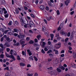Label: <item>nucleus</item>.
I'll return each mask as SVG.
<instances>
[{"label": "nucleus", "mask_w": 76, "mask_h": 76, "mask_svg": "<svg viewBox=\"0 0 76 76\" xmlns=\"http://www.w3.org/2000/svg\"><path fill=\"white\" fill-rule=\"evenodd\" d=\"M52 52V50H49L47 52V53L49 54V53H51Z\"/></svg>", "instance_id": "obj_46"}, {"label": "nucleus", "mask_w": 76, "mask_h": 76, "mask_svg": "<svg viewBox=\"0 0 76 76\" xmlns=\"http://www.w3.org/2000/svg\"><path fill=\"white\" fill-rule=\"evenodd\" d=\"M48 5L50 6H52V4H51V2L50 1H49L48 2Z\"/></svg>", "instance_id": "obj_36"}, {"label": "nucleus", "mask_w": 76, "mask_h": 76, "mask_svg": "<svg viewBox=\"0 0 76 76\" xmlns=\"http://www.w3.org/2000/svg\"><path fill=\"white\" fill-rule=\"evenodd\" d=\"M53 51H55V54H58V50H56V49H54L53 50Z\"/></svg>", "instance_id": "obj_19"}, {"label": "nucleus", "mask_w": 76, "mask_h": 76, "mask_svg": "<svg viewBox=\"0 0 76 76\" xmlns=\"http://www.w3.org/2000/svg\"><path fill=\"white\" fill-rule=\"evenodd\" d=\"M45 9L46 10H49V7H46L45 8Z\"/></svg>", "instance_id": "obj_59"}, {"label": "nucleus", "mask_w": 76, "mask_h": 76, "mask_svg": "<svg viewBox=\"0 0 76 76\" xmlns=\"http://www.w3.org/2000/svg\"><path fill=\"white\" fill-rule=\"evenodd\" d=\"M22 53L23 56H25V52L24 51H22Z\"/></svg>", "instance_id": "obj_61"}, {"label": "nucleus", "mask_w": 76, "mask_h": 76, "mask_svg": "<svg viewBox=\"0 0 76 76\" xmlns=\"http://www.w3.org/2000/svg\"><path fill=\"white\" fill-rule=\"evenodd\" d=\"M4 45L7 47H10V45L7 42H6L4 44Z\"/></svg>", "instance_id": "obj_14"}, {"label": "nucleus", "mask_w": 76, "mask_h": 76, "mask_svg": "<svg viewBox=\"0 0 76 76\" xmlns=\"http://www.w3.org/2000/svg\"><path fill=\"white\" fill-rule=\"evenodd\" d=\"M19 34L20 36V37H21V38H24V37H25V35H23V34H21L20 33Z\"/></svg>", "instance_id": "obj_12"}, {"label": "nucleus", "mask_w": 76, "mask_h": 76, "mask_svg": "<svg viewBox=\"0 0 76 76\" xmlns=\"http://www.w3.org/2000/svg\"><path fill=\"white\" fill-rule=\"evenodd\" d=\"M67 37H70V32H69L67 34Z\"/></svg>", "instance_id": "obj_52"}, {"label": "nucleus", "mask_w": 76, "mask_h": 76, "mask_svg": "<svg viewBox=\"0 0 76 76\" xmlns=\"http://www.w3.org/2000/svg\"><path fill=\"white\" fill-rule=\"evenodd\" d=\"M41 44H42V45L43 47H44L45 45V42H41Z\"/></svg>", "instance_id": "obj_21"}, {"label": "nucleus", "mask_w": 76, "mask_h": 76, "mask_svg": "<svg viewBox=\"0 0 76 76\" xmlns=\"http://www.w3.org/2000/svg\"><path fill=\"white\" fill-rule=\"evenodd\" d=\"M49 73H51V75H56V72L55 71L53 72V71H50V72H49Z\"/></svg>", "instance_id": "obj_10"}, {"label": "nucleus", "mask_w": 76, "mask_h": 76, "mask_svg": "<svg viewBox=\"0 0 76 76\" xmlns=\"http://www.w3.org/2000/svg\"><path fill=\"white\" fill-rule=\"evenodd\" d=\"M48 69L50 71V72L51 71H53V70H53V68L52 67H50V68H48Z\"/></svg>", "instance_id": "obj_28"}, {"label": "nucleus", "mask_w": 76, "mask_h": 76, "mask_svg": "<svg viewBox=\"0 0 76 76\" xmlns=\"http://www.w3.org/2000/svg\"><path fill=\"white\" fill-rule=\"evenodd\" d=\"M5 76H10V73L9 72H8L7 73L5 74Z\"/></svg>", "instance_id": "obj_16"}, {"label": "nucleus", "mask_w": 76, "mask_h": 76, "mask_svg": "<svg viewBox=\"0 0 76 76\" xmlns=\"http://www.w3.org/2000/svg\"><path fill=\"white\" fill-rule=\"evenodd\" d=\"M52 18V17L50 16L49 17V18H47V19L49 21L50 20H51Z\"/></svg>", "instance_id": "obj_31"}, {"label": "nucleus", "mask_w": 76, "mask_h": 76, "mask_svg": "<svg viewBox=\"0 0 76 76\" xmlns=\"http://www.w3.org/2000/svg\"><path fill=\"white\" fill-rule=\"evenodd\" d=\"M63 23H61L59 26V27L58 28V31H60L61 30V27L63 28Z\"/></svg>", "instance_id": "obj_4"}, {"label": "nucleus", "mask_w": 76, "mask_h": 76, "mask_svg": "<svg viewBox=\"0 0 76 76\" xmlns=\"http://www.w3.org/2000/svg\"><path fill=\"white\" fill-rule=\"evenodd\" d=\"M20 66H25V64L24 63H20Z\"/></svg>", "instance_id": "obj_18"}, {"label": "nucleus", "mask_w": 76, "mask_h": 76, "mask_svg": "<svg viewBox=\"0 0 76 76\" xmlns=\"http://www.w3.org/2000/svg\"><path fill=\"white\" fill-rule=\"evenodd\" d=\"M40 9L41 10H44L45 8V7L44 5H41L40 7Z\"/></svg>", "instance_id": "obj_15"}, {"label": "nucleus", "mask_w": 76, "mask_h": 76, "mask_svg": "<svg viewBox=\"0 0 76 76\" xmlns=\"http://www.w3.org/2000/svg\"><path fill=\"white\" fill-rule=\"evenodd\" d=\"M29 24L31 26H33L34 23H33V22L32 21V20H30L29 21Z\"/></svg>", "instance_id": "obj_9"}, {"label": "nucleus", "mask_w": 76, "mask_h": 76, "mask_svg": "<svg viewBox=\"0 0 76 76\" xmlns=\"http://www.w3.org/2000/svg\"><path fill=\"white\" fill-rule=\"evenodd\" d=\"M59 37V34L57 33L56 34V38Z\"/></svg>", "instance_id": "obj_54"}, {"label": "nucleus", "mask_w": 76, "mask_h": 76, "mask_svg": "<svg viewBox=\"0 0 76 76\" xmlns=\"http://www.w3.org/2000/svg\"><path fill=\"white\" fill-rule=\"evenodd\" d=\"M70 0H66L65 1V5L66 6H68V4L69 3H70Z\"/></svg>", "instance_id": "obj_7"}, {"label": "nucleus", "mask_w": 76, "mask_h": 76, "mask_svg": "<svg viewBox=\"0 0 76 76\" xmlns=\"http://www.w3.org/2000/svg\"><path fill=\"white\" fill-rule=\"evenodd\" d=\"M28 76H33V74L32 73H29L27 74Z\"/></svg>", "instance_id": "obj_24"}, {"label": "nucleus", "mask_w": 76, "mask_h": 76, "mask_svg": "<svg viewBox=\"0 0 76 76\" xmlns=\"http://www.w3.org/2000/svg\"><path fill=\"white\" fill-rule=\"evenodd\" d=\"M14 31L15 32H17V33L18 32V29H16V28L14 29Z\"/></svg>", "instance_id": "obj_41"}, {"label": "nucleus", "mask_w": 76, "mask_h": 76, "mask_svg": "<svg viewBox=\"0 0 76 76\" xmlns=\"http://www.w3.org/2000/svg\"><path fill=\"white\" fill-rule=\"evenodd\" d=\"M6 56L7 57L10 58H12V59L14 60V61L15 60V58L14 56H13L12 55L10 56L7 53H6Z\"/></svg>", "instance_id": "obj_1"}, {"label": "nucleus", "mask_w": 76, "mask_h": 76, "mask_svg": "<svg viewBox=\"0 0 76 76\" xmlns=\"http://www.w3.org/2000/svg\"><path fill=\"white\" fill-rule=\"evenodd\" d=\"M53 42H55V43H56L57 42V40L56 39H54L53 40Z\"/></svg>", "instance_id": "obj_60"}, {"label": "nucleus", "mask_w": 76, "mask_h": 76, "mask_svg": "<svg viewBox=\"0 0 76 76\" xmlns=\"http://www.w3.org/2000/svg\"><path fill=\"white\" fill-rule=\"evenodd\" d=\"M44 51H47L48 50V49L47 47H45L44 48Z\"/></svg>", "instance_id": "obj_45"}, {"label": "nucleus", "mask_w": 76, "mask_h": 76, "mask_svg": "<svg viewBox=\"0 0 76 76\" xmlns=\"http://www.w3.org/2000/svg\"><path fill=\"white\" fill-rule=\"evenodd\" d=\"M10 54H13V55H15L16 56L17 54L15 50H10Z\"/></svg>", "instance_id": "obj_2"}, {"label": "nucleus", "mask_w": 76, "mask_h": 76, "mask_svg": "<svg viewBox=\"0 0 76 76\" xmlns=\"http://www.w3.org/2000/svg\"><path fill=\"white\" fill-rule=\"evenodd\" d=\"M27 45V44L26 43L25 44H23V45H22V47H24V46H25V45Z\"/></svg>", "instance_id": "obj_53"}, {"label": "nucleus", "mask_w": 76, "mask_h": 76, "mask_svg": "<svg viewBox=\"0 0 76 76\" xmlns=\"http://www.w3.org/2000/svg\"><path fill=\"white\" fill-rule=\"evenodd\" d=\"M46 30V28L44 26H43L42 28V31H45V30Z\"/></svg>", "instance_id": "obj_32"}, {"label": "nucleus", "mask_w": 76, "mask_h": 76, "mask_svg": "<svg viewBox=\"0 0 76 76\" xmlns=\"http://www.w3.org/2000/svg\"><path fill=\"white\" fill-rule=\"evenodd\" d=\"M61 43H59L57 44H56V48H60V47H61Z\"/></svg>", "instance_id": "obj_5"}, {"label": "nucleus", "mask_w": 76, "mask_h": 76, "mask_svg": "<svg viewBox=\"0 0 76 76\" xmlns=\"http://www.w3.org/2000/svg\"><path fill=\"white\" fill-rule=\"evenodd\" d=\"M0 46L1 47V48H3V45L2 44H0Z\"/></svg>", "instance_id": "obj_49"}, {"label": "nucleus", "mask_w": 76, "mask_h": 76, "mask_svg": "<svg viewBox=\"0 0 76 76\" xmlns=\"http://www.w3.org/2000/svg\"><path fill=\"white\" fill-rule=\"evenodd\" d=\"M71 66L72 67L76 68V64H71Z\"/></svg>", "instance_id": "obj_17"}, {"label": "nucleus", "mask_w": 76, "mask_h": 76, "mask_svg": "<svg viewBox=\"0 0 76 76\" xmlns=\"http://www.w3.org/2000/svg\"><path fill=\"white\" fill-rule=\"evenodd\" d=\"M57 71L58 72H59V73H60V72H61V69H59L58 68H57Z\"/></svg>", "instance_id": "obj_37"}, {"label": "nucleus", "mask_w": 76, "mask_h": 76, "mask_svg": "<svg viewBox=\"0 0 76 76\" xmlns=\"http://www.w3.org/2000/svg\"><path fill=\"white\" fill-rule=\"evenodd\" d=\"M35 3L37 4H38V0H36L35 1Z\"/></svg>", "instance_id": "obj_62"}, {"label": "nucleus", "mask_w": 76, "mask_h": 76, "mask_svg": "<svg viewBox=\"0 0 76 76\" xmlns=\"http://www.w3.org/2000/svg\"><path fill=\"white\" fill-rule=\"evenodd\" d=\"M27 51L30 56H31L32 55V53H31V52L30 51V50H27Z\"/></svg>", "instance_id": "obj_11"}, {"label": "nucleus", "mask_w": 76, "mask_h": 76, "mask_svg": "<svg viewBox=\"0 0 76 76\" xmlns=\"http://www.w3.org/2000/svg\"><path fill=\"white\" fill-rule=\"evenodd\" d=\"M25 43V42L24 41L22 40V39L20 40V43L21 45H23V44H24Z\"/></svg>", "instance_id": "obj_8"}, {"label": "nucleus", "mask_w": 76, "mask_h": 76, "mask_svg": "<svg viewBox=\"0 0 76 76\" xmlns=\"http://www.w3.org/2000/svg\"><path fill=\"white\" fill-rule=\"evenodd\" d=\"M20 22L22 25V26H24V24H25V21H23V19H21V20H20Z\"/></svg>", "instance_id": "obj_6"}, {"label": "nucleus", "mask_w": 76, "mask_h": 76, "mask_svg": "<svg viewBox=\"0 0 76 76\" xmlns=\"http://www.w3.org/2000/svg\"><path fill=\"white\" fill-rule=\"evenodd\" d=\"M15 12L17 14H18V13H19V10H18V8H16L15 9Z\"/></svg>", "instance_id": "obj_33"}, {"label": "nucleus", "mask_w": 76, "mask_h": 76, "mask_svg": "<svg viewBox=\"0 0 76 76\" xmlns=\"http://www.w3.org/2000/svg\"><path fill=\"white\" fill-rule=\"evenodd\" d=\"M73 35H71L69 38V39H70L72 41V40H73Z\"/></svg>", "instance_id": "obj_25"}, {"label": "nucleus", "mask_w": 76, "mask_h": 76, "mask_svg": "<svg viewBox=\"0 0 76 76\" xmlns=\"http://www.w3.org/2000/svg\"><path fill=\"white\" fill-rule=\"evenodd\" d=\"M68 52L69 53H70V54H72V51L70 50H68Z\"/></svg>", "instance_id": "obj_58"}, {"label": "nucleus", "mask_w": 76, "mask_h": 76, "mask_svg": "<svg viewBox=\"0 0 76 76\" xmlns=\"http://www.w3.org/2000/svg\"><path fill=\"white\" fill-rule=\"evenodd\" d=\"M34 60L35 61H38V59H37V57L36 56H34Z\"/></svg>", "instance_id": "obj_44"}, {"label": "nucleus", "mask_w": 76, "mask_h": 76, "mask_svg": "<svg viewBox=\"0 0 76 76\" xmlns=\"http://www.w3.org/2000/svg\"><path fill=\"white\" fill-rule=\"evenodd\" d=\"M56 13L58 15H60V12L59 11V10H57L56 11Z\"/></svg>", "instance_id": "obj_43"}, {"label": "nucleus", "mask_w": 76, "mask_h": 76, "mask_svg": "<svg viewBox=\"0 0 76 76\" xmlns=\"http://www.w3.org/2000/svg\"><path fill=\"white\" fill-rule=\"evenodd\" d=\"M37 38L38 39V40H39V38H41V35L39 34V35H38L37 36Z\"/></svg>", "instance_id": "obj_26"}, {"label": "nucleus", "mask_w": 76, "mask_h": 76, "mask_svg": "<svg viewBox=\"0 0 76 76\" xmlns=\"http://www.w3.org/2000/svg\"><path fill=\"white\" fill-rule=\"evenodd\" d=\"M29 58L30 59H31V60H34V59H33V57H32V56H30V57H29Z\"/></svg>", "instance_id": "obj_42"}, {"label": "nucleus", "mask_w": 76, "mask_h": 76, "mask_svg": "<svg viewBox=\"0 0 76 76\" xmlns=\"http://www.w3.org/2000/svg\"><path fill=\"white\" fill-rule=\"evenodd\" d=\"M9 69L8 67H7L4 69V70H9Z\"/></svg>", "instance_id": "obj_56"}, {"label": "nucleus", "mask_w": 76, "mask_h": 76, "mask_svg": "<svg viewBox=\"0 0 76 76\" xmlns=\"http://www.w3.org/2000/svg\"><path fill=\"white\" fill-rule=\"evenodd\" d=\"M8 15H9V14H6L4 15V17L7 18H8Z\"/></svg>", "instance_id": "obj_48"}, {"label": "nucleus", "mask_w": 76, "mask_h": 76, "mask_svg": "<svg viewBox=\"0 0 76 76\" xmlns=\"http://www.w3.org/2000/svg\"><path fill=\"white\" fill-rule=\"evenodd\" d=\"M49 55L50 57L51 58H52L53 57V55L51 54V53L49 54Z\"/></svg>", "instance_id": "obj_35"}, {"label": "nucleus", "mask_w": 76, "mask_h": 76, "mask_svg": "<svg viewBox=\"0 0 76 76\" xmlns=\"http://www.w3.org/2000/svg\"><path fill=\"white\" fill-rule=\"evenodd\" d=\"M34 76H38V73H37L36 72L34 74Z\"/></svg>", "instance_id": "obj_51"}, {"label": "nucleus", "mask_w": 76, "mask_h": 76, "mask_svg": "<svg viewBox=\"0 0 76 76\" xmlns=\"http://www.w3.org/2000/svg\"><path fill=\"white\" fill-rule=\"evenodd\" d=\"M29 39H30V38L29 37H27L26 38V40L27 41H29Z\"/></svg>", "instance_id": "obj_64"}, {"label": "nucleus", "mask_w": 76, "mask_h": 76, "mask_svg": "<svg viewBox=\"0 0 76 76\" xmlns=\"http://www.w3.org/2000/svg\"><path fill=\"white\" fill-rule=\"evenodd\" d=\"M50 37H51V40H53L54 37V35L53 34H50Z\"/></svg>", "instance_id": "obj_29"}, {"label": "nucleus", "mask_w": 76, "mask_h": 76, "mask_svg": "<svg viewBox=\"0 0 76 76\" xmlns=\"http://www.w3.org/2000/svg\"><path fill=\"white\" fill-rule=\"evenodd\" d=\"M2 9H3V10H4V14H6V13H7V11H6V9L5 8H3Z\"/></svg>", "instance_id": "obj_20"}, {"label": "nucleus", "mask_w": 76, "mask_h": 76, "mask_svg": "<svg viewBox=\"0 0 76 76\" xmlns=\"http://www.w3.org/2000/svg\"><path fill=\"white\" fill-rule=\"evenodd\" d=\"M45 34L47 37H48L49 35V32H45Z\"/></svg>", "instance_id": "obj_22"}, {"label": "nucleus", "mask_w": 76, "mask_h": 76, "mask_svg": "<svg viewBox=\"0 0 76 76\" xmlns=\"http://www.w3.org/2000/svg\"><path fill=\"white\" fill-rule=\"evenodd\" d=\"M12 23L13 22H12V21H10L9 22V23H8V24L10 26L11 25H12Z\"/></svg>", "instance_id": "obj_27"}, {"label": "nucleus", "mask_w": 76, "mask_h": 76, "mask_svg": "<svg viewBox=\"0 0 76 76\" xmlns=\"http://www.w3.org/2000/svg\"><path fill=\"white\" fill-rule=\"evenodd\" d=\"M21 59L20 58V56H17V60H20Z\"/></svg>", "instance_id": "obj_40"}, {"label": "nucleus", "mask_w": 76, "mask_h": 76, "mask_svg": "<svg viewBox=\"0 0 76 76\" xmlns=\"http://www.w3.org/2000/svg\"><path fill=\"white\" fill-rule=\"evenodd\" d=\"M68 40H69V38H67L65 39V42H67V41H68Z\"/></svg>", "instance_id": "obj_63"}, {"label": "nucleus", "mask_w": 76, "mask_h": 76, "mask_svg": "<svg viewBox=\"0 0 76 76\" xmlns=\"http://www.w3.org/2000/svg\"><path fill=\"white\" fill-rule=\"evenodd\" d=\"M14 45L16 46H19L20 45V43L19 42H18L16 43H15L14 44Z\"/></svg>", "instance_id": "obj_30"}, {"label": "nucleus", "mask_w": 76, "mask_h": 76, "mask_svg": "<svg viewBox=\"0 0 76 76\" xmlns=\"http://www.w3.org/2000/svg\"><path fill=\"white\" fill-rule=\"evenodd\" d=\"M6 39L7 40V41H9V42L11 41V40H10V39L9 37H6Z\"/></svg>", "instance_id": "obj_23"}, {"label": "nucleus", "mask_w": 76, "mask_h": 76, "mask_svg": "<svg viewBox=\"0 0 76 76\" xmlns=\"http://www.w3.org/2000/svg\"><path fill=\"white\" fill-rule=\"evenodd\" d=\"M60 33L61 35H64V36H66L67 35V34L66 32L63 31V30H61L60 31Z\"/></svg>", "instance_id": "obj_3"}, {"label": "nucleus", "mask_w": 76, "mask_h": 76, "mask_svg": "<svg viewBox=\"0 0 76 76\" xmlns=\"http://www.w3.org/2000/svg\"><path fill=\"white\" fill-rule=\"evenodd\" d=\"M4 58V55L3 54H1L0 55V58Z\"/></svg>", "instance_id": "obj_34"}, {"label": "nucleus", "mask_w": 76, "mask_h": 76, "mask_svg": "<svg viewBox=\"0 0 76 76\" xmlns=\"http://www.w3.org/2000/svg\"><path fill=\"white\" fill-rule=\"evenodd\" d=\"M73 57L74 58H76V53H73Z\"/></svg>", "instance_id": "obj_38"}, {"label": "nucleus", "mask_w": 76, "mask_h": 76, "mask_svg": "<svg viewBox=\"0 0 76 76\" xmlns=\"http://www.w3.org/2000/svg\"><path fill=\"white\" fill-rule=\"evenodd\" d=\"M60 69H62V70H65V68L63 67V66H61L60 67Z\"/></svg>", "instance_id": "obj_39"}, {"label": "nucleus", "mask_w": 76, "mask_h": 76, "mask_svg": "<svg viewBox=\"0 0 76 76\" xmlns=\"http://www.w3.org/2000/svg\"><path fill=\"white\" fill-rule=\"evenodd\" d=\"M41 52L42 53H43V54H45V51H44V49H43L42 50Z\"/></svg>", "instance_id": "obj_47"}, {"label": "nucleus", "mask_w": 76, "mask_h": 76, "mask_svg": "<svg viewBox=\"0 0 76 76\" xmlns=\"http://www.w3.org/2000/svg\"><path fill=\"white\" fill-rule=\"evenodd\" d=\"M25 25H24V26L25 27V28H27V27H29V24H28V23H27V24H25Z\"/></svg>", "instance_id": "obj_13"}, {"label": "nucleus", "mask_w": 76, "mask_h": 76, "mask_svg": "<svg viewBox=\"0 0 76 76\" xmlns=\"http://www.w3.org/2000/svg\"><path fill=\"white\" fill-rule=\"evenodd\" d=\"M29 44H33L34 43V41H32V40H30L29 42Z\"/></svg>", "instance_id": "obj_50"}, {"label": "nucleus", "mask_w": 76, "mask_h": 76, "mask_svg": "<svg viewBox=\"0 0 76 76\" xmlns=\"http://www.w3.org/2000/svg\"><path fill=\"white\" fill-rule=\"evenodd\" d=\"M31 17H32V18H35V16L34 15H33V14H31Z\"/></svg>", "instance_id": "obj_55"}, {"label": "nucleus", "mask_w": 76, "mask_h": 76, "mask_svg": "<svg viewBox=\"0 0 76 76\" xmlns=\"http://www.w3.org/2000/svg\"><path fill=\"white\" fill-rule=\"evenodd\" d=\"M44 21L46 24H47V21L45 19H44Z\"/></svg>", "instance_id": "obj_57"}]
</instances>
